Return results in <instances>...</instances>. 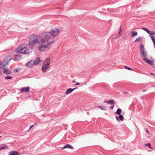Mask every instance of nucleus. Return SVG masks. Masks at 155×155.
<instances>
[{
	"instance_id": "nucleus-28",
	"label": "nucleus",
	"mask_w": 155,
	"mask_h": 155,
	"mask_svg": "<svg viewBox=\"0 0 155 155\" xmlns=\"http://www.w3.org/2000/svg\"><path fill=\"white\" fill-rule=\"evenodd\" d=\"M145 146L149 147L152 150L153 149L151 147H150L151 144L150 143H148L147 144H145Z\"/></svg>"
},
{
	"instance_id": "nucleus-18",
	"label": "nucleus",
	"mask_w": 155,
	"mask_h": 155,
	"mask_svg": "<svg viewBox=\"0 0 155 155\" xmlns=\"http://www.w3.org/2000/svg\"><path fill=\"white\" fill-rule=\"evenodd\" d=\"M150 38L153 43L154 48L155 49V38H154V36L153 35H150Z\"/></svg>"
},
{
	"instance_id": "nucleus-11",
	"label": "nucleus",
	"mask_w": 155,
	"mask_h": 155,
	"mask_svg": "<svg viewBox=\"0 0 155 155\" xmlns=\"http://www.w3.org/2000/svg\"><path fill=\"white\" fill-rule=\"evenodd\" d=\"M2 70H3V73L5 74H9L11 73V71L8 68H4Z\"/></svg>"
},
{
	"instance_id": "nucleus-2",
	"label": "nucleus",
	"mask_w": 155,
	"mask_h": 155,
	"mask_svg": "<svg viewBox=\"0 0 155 155\" xmlns=\"http://www.w3.org/2000/svg\"><path fill=\"white\" fill-rule=\"evenodd\" d=\"M27 47V45L26 44L24 43L21 44L15 50V51L17 53L28 54L31 52V49Z\"/></svg>"
},
{
	"instance_id": "nucleus-43",
	"label": "nucleus",
	"mask_w": 155,
	"mask_h": 155,
	"mask_svg": "<svg viewBox=\"0 0 155 155\" xmlns=\"http://www.w3.org/2000/svg\"><path fill=\"white\" fill-rule=\"evenodd\" d=\"M1 137V136L0 137V138Z\"/></svg>"
},
{
	"instance_id": "nucleus-33",
	"label": "nucleus",
	"mask_w": 155,
	"mask_h": 155,
	"mask_svg": "<svg viewBox=\"0 0 155 155\" xmlns=\"http://www.w3.org/2000/svg\"><path fill=\"white\" fill-rule=\"evenodd\" d=\"M115 117H116V119L117 120V121H120V120L119 119V117H118L117 116H116Z\"/></svg>"
},
{
	"instance_id": "nucleus-22",
	"label": "nucleus",
	"mask_w": 155,
	"mask_h": 155,
	"mask_svg": "<svg viewBox=\"0 0 155 155\" xmlns=\"http://www.w3.org/2000/svg\"><path fill=\"white\" fill-rule=\"evenodd\" d=\"M131 33L132 34V37H134L137 35V31H132Z\"/></svg>"
},
{
	"instance_id": "nucleus-17",
	"label": "nucleus",
	"mask_w": 155,
	"mask_h": 155,
	"mask_svg": "<svg viewBox=\"0 0 155 155\" xmlns=\"http://www.w3.org/2000/svg\"><path fill=\"white\" fill-rule=\"evenodd\" d=\"M104 102L110 104H114V100H109V101H104Z\"/></svg>"
},
{
	"instance_id": "nucleus-31",
	"label": "nucleus",
	"mask_w": 155,
	"mask_h": 155,
	"mask_svg": "<svg viewBox=\"0 0 155 155\" xmlns=\"http://www.w3.org/2000/svg\"><path fill=\"white\" fill-rule=\"evenodd\" d=\"M143 60L147 63V61H148L149 59H148L147 58V57H144L143 58Z\"/></svg>"
},
{
	"instance_id": "nucleus-41",
	"label": "nucleus",
	"mask_w": 155,
	"mask_h": 155,
	"mask_svg": "<svg viewBox=\"0 0 155 155\" xmlns=\"http://www.w3.org/2000/svg\"><path fill=\"white\" fill-rule=\"evenodd\" d=\"M72 82H73V83H74V82H75V81L74 80H73V81H72Z\"/></svg>"
},
{
	"instance_id": "nucleus-7",
	"label": "nucleus",
	"mask_w": 155,
	"mask_h": 155,
	"mask_svg": "<svg viewBox=\"0 0 155 155\" xmlns=\"http://www.w3.org/2000/svg\"><path fill=\"white\" fill-rule=\"evenodd\" d=\"M25 66L27 67L31 68L33 67L35 65L33 61H30L25 64Z\"/></svg>"
},
{
	"instance_id": "nucleus-36",
	"label": "nucleus",
	"mask_w": 155,
	"mask_h": 155,
	"mask_svg": "<svg viewBox=\"0 0 155 155\" xmlns=\"http://www.w3.org/2000/svg\"><path fill=\"white\" fill-rule=\"evenodd\" d=\"M80 84H81V83L79 82H77L76 84V85H80Z\"/></svg>"
},
{
	"instance_id": "nucleus-37",
	"label": "nucleus",
	"mask_w": 155,
	"mask_h": 155,
	"mask_svg": "<svg viewBox=\"0 0 155 155\" xmlns=\"http://www.w3.org/2000/svg\"><path fill=\"white\" fill-rule=\"evenodd\" d=\"M34 125H31L30 127L29 128V130H30L32 127L34 126Z\"/></svg>"
},
{
	"instance_id": "nucleus-34",
	"label": "nucleus",
	"mask_w": 155,
	"mask_h": 155,
	"mask_svg": "<svg viewBox=\"0 0 155 155\" xmlns=\"http://www.w3.org/2000/svg\"><path fill=\"white\" fill-rule=\"evenodd\" d=\"M145 130L146 131L147 133L148 134H149V131H148L147 129H145Z\"/></svg>"
},
{
	"instance_id": "nucleus-10",
	"label": "nucleus",
	"mask_w": 155,
	"mask_h": 155,
	"mask_svg": "<svg viewBox=\"0 0 155 155\" xmlns=\"http://www.w3.org/2000/svg\"><path fill=\"white\" fill-rule=\"evenodd\" d=\"M142 29L146 31L149 35H155V32L154 31H150L149 30L145 28H142Z\"/></svg>"
},
{
	"instance_id": "nucleus-19",
	"label": "nucleus",
	"mask_w": 155,
	"mask_h": 155,
	"mask_svg": "<svg viewBox=\"0 0 155 155\" xmlns=\"http://www.w3.org/2000/svg\"><path fill=\"white\" fill-rule=\"evenodd\" d=\"M21 55H17L15 56V60H18L21 59Z\"/></svg>"
},
{
	"instance_id": "nucleus-23",
	"label": "nucleus",
	"mask_w": 155,
	"mask_h": 155,
	"mask_svg": "<svg viewBox=\"0 0 155 155\" xmlns=\"http://www.w3.org/2000/svg\"><path fill=\"white\" fill-rule=\"evenodd\" d=\"M121 112V110L120 109H118L116 112L115 113V114H118L119 115H120V114Z\"/></svg>"
},
{
	"instance_id": "nucleus-42",
	"label": "nucleus",
	"mask_w": 155,
	"mask_h": 155,
	"mask_svg": "<svg viewBox=\"0 0 155 155\" xmlns=\"http://www.w3.org/2000/svg\"><path fill=\"white\" fill-rule=\"evenodd\" d=\"M143 92H144V91H145V90H143Z\"/></svg>"
},
{
	"instance_id": "nucleus-20",
	"label": "nucleus",
	"mask_w": 155,
	"mask_h": 155,
	"mask_svg": "<svg viewBox=\"0 0 155 155\" xmlns=\"http://www.w3.org/2000/svg\"><path fill=\"white\" fill-rule=\"evenodd\" d=\"M143 40V38L142 37H138L137 38V39L135 40V42H139L140 41H142Z\"/></svg>"
},
{
	"instance_id": "nucleus-15",
	"label": "nucleus",
	"mask_w": 155,
	"mask_h": 155,
	"mask_svg": "<svg viewBox=\"0 0 155 155\" xmlns=\"http://www.w3.org/2000/svg\"><path fill=\"white\" fill-rule=\"evenodd\" d=\"M9 155H19V152L17 151H12L9 153Z\"/></svg>"
},
{
	"instance_id": "nucleus-38",
	"label": "nucleus",
	"mask_w": 155,
	"mask_h": 155,
	"mask_svg": "<svg viewBox=\"0 0 155 155\" xmlns=\"http://www.w3.org/2000/svg\"><path fill=\"white\" fill-rule=\"evenodd\" d=\"M3 72V71H2L0 70V74H2Z\"/></svg>"
},
{
	"instance_id": "nucleus-8",
	"label": "nucleus",
	"mask_w": 155,
	"mask_h": 155,
	"mask_svg": "<svg viewBox=\"0 0 155 155\" xmlns=\"http://www.w3.org/2000/svg\"><path fill=\"white\" fill-rule=\"evenodd\" d=\"M33 62L35 65H37L42 62L41 58H36L34 61H33Z\"/></svg>"
},
{
	"instance_id": "nucleus-30",
	"label": "nucleus",
	"mask_w": 155,
	"mask_h": 155,
	"mask_svg": "<svg viewBox=\"0 0 155 155\" xmlns=\"http://www.w3.org/2000/svg\"><path fill=\"white\" fill-rule=\"evenodd\" d=\"M12 78V77L10 76H7L5 78L6 79H11Z\"/></svg>"
},
{
	"instance_id": "nucleus-27",
	"label": "nucleus",
	"mask_w": 155,
	"mask_h": 155,
	"mask_svg": "<svg viewBox=\"0 0 155 155\" xmlns=\"http://www.w3.org/2000/svg\"><path fill=\"white\" fill-rule=\"evenodd\" d=\"M119 119H120L121 121H123L124 119V117L122 115H120L119 116Z\"/></svg>"
},
{
	"instance_id": "nucleus-5",
	"label": "nucleus",
	"mask_w": 155,
	"mask_h": 155,
	"mask_svg": "<svg viewBox=\"0 0 155 155\" xmlns=\"http://www.w3.org/2000/svg\"><path fill=\"white\" fill-rule=\"evenodd\" d=\"M139 48L142 57L143 58L147 57V51L145 50L144 46L142 44H140Z\"/></svg>"
},
{
	"instance_id": "nucleus-12",
	"label": "nucleus",
	"mask_w": 155,
	"mask_h": 155,
	"mask_svg": "<svg viewBox=\"0 0 155 155\" xmlns=\"http://www.w3.org/2000/svg\"><path fill=\"white\" fill-rule=\"evenodd\" d=\"M29 87H22L21 88L20 92H28L29 91Z\"/></svg>"
},
{
	"instance_id": "nucleus-35",
	"label": "nucleus",
	"mask_w": 155,
	"mask_h": 155,
	"mask_svg": "<svg viewBox=\"0 0 155 155\" xmlns=\"http://www.w3.org/2000/svg\"><path fill=\"white\" fill-rule=\"evenodd\" d=\"M114 107V105H112L110 107V108L111 109H112Z\"/></svg>"
},
{
	"instance_id": "nucleus-13",
	"label": "nucleus",
	"mask_w": 155,
	"mask_h": 155,
	"mask_svg": "<svg viewBox=\"0 0 155 155\" xmlns=\"http://www.w3.org/2000/svg\"><path fill=\"white\" fill-rule=\"evenodd\" d=\"M76 88H75L74 89L69 88L68 89L65 93V94L67 95L71 93L72 91H74L75 89H76Z\"/></svg>"
},
{
	"instance_id": "nucleus-25",
	"label": "nucleus",
	"mask_w": 155,
	"mask_h": 155,
	"mask_svg": "<svg viewBox=\"0 0 155 155\" xmlns=\"http://www.w3.org/2000/svg\"><path fill=\"white\" fill-rule=\"evenodd\" d=\"M122 31L121 29V27L120 26V28H119V31L118 32L119 35L120 36L122 35Z\"/></svg>"
},
{
	"instance_id": "nucleus-24",
	"label": "nucleus",
	"mask_w": 155,
	"mask_h": 155,
	"mask_svg": "<svg viewBox=\"0 0 155 155\" xmlns=\"http://www.w3.org/2000/svg\"><path fill=\"white\" fill-rule=\"evenodd\" d=\"M45 47L46 46L45 45L42 46H39L38 47V49L40 50H43Z\"/></svg>"
},
{
	"instance_id": "nucleus-1",
	"label": "nucleus",
	"mask_w": 155,
	"mask_h": 155,
	"mask_svg": "<svg viewBox=\"0 0 155 155\" xmlns=\"http://www.w3.org/2000/svg\"><path fill=\"white\" fill-rule=\"evenodd\" d=\"M50 34L46 33L42 34L39 35L37 37L38 43L40 45H42L47 42L48 45L53 43V40L50 37Z\"/></svg>"
},
{
	"instance_id": "nucleus-16",
	"label": "nucleus",
	"mask_w": 155,
	"mask_h": 155,
	"mask_svg": "<svg viewBox=\"0 0 155 155\" xmlns=\"http://www.w3.org/2000/svg\"><path fill=\"white\" fill-rule=\"evenodd\" d=\"M65 148H68L71 149H73L74 147L73 146L69 144H67L62 149H64Z\"/></svg>"
},
{
	"instance_id": "nucleus-39",
	"label": "nucleus",
	"mask_w": 155,
	"mask_h": 155,
	"mask_svg": "<svg viewBox=\"0 0 155 155\" xmlns=\"http://www.w3.org/2000/svg\"><path fill=\"white\" fill-rule=\"evenodd\" d=\"M152 150H152V149H151L150 148V150H149V151H152Z\"/></svg>"
},
{
	"instance_id": "nucleus-32",
	"label": "nucleus",
	"mask_w": 155,
	"mask_h": 155,
	"mask_svg": "<svg viewBox=\"0 0 155 155\" xmlns=\"http://www.w3.org/2000/svg\"><path fill=\"white\" fill-rule=\"evenodd\" d=\"M124 68L125 69H128L129 70H132L131 68L128 67L127 66H124Z\"/></svg>"
},
{
	"instance_id": "nucleus-21",
	"label": "nucleus",
	"mask_w": 155,
	"mask_h": 155,
	"mask_svg": "<svg viewBox=\"0 0 155 155\" xmlns=\"http://www.w3.org/2000/svg\"><path fill=\"white\" fill-rule=\"evenodd\" d=\"M7 146L6 145H3L2 146L0 147V150H5V149L7 148Z\"/></svg>"
},
{
	"instance_id": "nucleus-26",
	"label": "nucleus",
	"mask_w": 155,
	"mask_h": 155,
	"mask_svg": "<svg viewBox=\"0 0 155 155\" xmlns=\"http://www.w3.org/2000/svg\"><path fill=\"white\" fill-rule=\"evenodd\" d=\"M147 63L150 65H153V62L150 60H149L148 61H147Z\"/></svg>"
},
{
	"instance_id": "nucleus-9",
	"label": "nucleus",
	"mask_w": 155,
	"mask_h": 155,
	"mask_svg": "<svg viewBox=\"0 0 155 155\" xmlns=\"http://www.w3.org/2000/svg\"><path fill=\"white\" fill-rule=\"evenodd\" d=\"M50 59L49 58H46L44 61L43 62L44 65H48V66H50Z\"/></svg>"
},
{
	"instance_id": "nucleus-29",
	"label": "nucleus",
	"mask_w": 155,
	"mask_h": 155,
	"mask_svg": "<svg viewBox=\"0 0 155 155\" xmlns=\"http://www.w3.org/2000/svg\"><path fill=\"white\" fill-rule=\"evenodd\" d=\"M98 107L102 110H106V109L103 107L101 106H98Z\"/></svg>"
},
{
	"instance_id": "nucleus-4",
	"label": "nucleus",
	"mask_w": 155,
	"mask_h": 155,
	"mask_svg": "<svg viewBox=\"0 0 155 155\" xmlns=\"http://www.w3.org/2000/svg\"><path fill=\"white\" fill-rule=\"evenodd\" d=\"M61 28H52L50 32H46V33H49L50 34V37L52 38L53 40V42L54 41V38L56 36L58 35L59 32L61 31Z\"/></svg>"
},
{
	"instance_id": "nucleus-14",
	"label": "nucleus",
	"mask_w": 155,
	"mask_h": 155,
	"mask_svg": "<svg viewBox=\"0 0 155 155\" xmlns=\"http://www.w3.org/2000/svg\"><path fill=\"white\" fill-rule=\"evenodd\" d=\"M49 67L50 66L48 65H43L41 68L42 71L44 72H46L48 69Z\"/></svg>"
},
{
	"instance_id": "nucleus-3",
	"label": "nucleus",
	"mask_w": 155,
	"mask_h": 155,
	"mask_svg": "<svg viewBox=\"0 0 155 155\" xmlns=\"http://www.w3.org/2000/svg\"><path fill=\"white\" fill-rule=\"evenodd\" d=\"M28 46L31 49L33 48L34 46L38 43L37 37L34 35H31L29 38Z\"/></svg>"
},
{
	"instance_id": "nucleus-40",
	"label": "nucleus",
	"mask_w": 155,
	"mask_h": 155,
	"mask_svg": "<svg viewBox=\"0 0 155 155\" xmlns=\"http://www.w3.org/2000/svg\"><path fill=\"white\" fill-rule=\"evenodd\" d=\"M15 71L16 72H18V70L17 69H15Z\"/></svg>"
},
{
	"instance_id": "nucleus-6",
	"label": "nucleus",
	"mask_w": 155,
	"mask_h": 155,
	"mask_svg": "<svg viewBox=\"0 0 155 155\" xmlns=\"http://www.w3.org/2000/svg\"><path fill=\"white\" fill-rule=\"evenodd\" d=\"M8 61L6 59H5L2 61H0V69H2L7 64Z\"/></svg>"
}]
</instances>
